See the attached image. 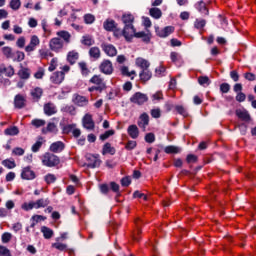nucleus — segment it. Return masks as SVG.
Here are the masks:
<instances>
[{"label":"nucleus","mask_w":256,"mask_h":256,"mask_svg":"<svg viewBox=\"0 0 256 256\" xmlns=\"http://www.w3.org/2000/svg\"><path fill=\"white\" fill-rule=\"evenodd\" d=\"M89 83L94 85L88 88L89 93H93L94 91L102 93L105 91V89H107V83H105V80L103 79V77H101V75H93L90 78Z\"/></svg>","instance_id":"obj_1"},{"label":"nucleus","mask_w":256,"mask_h":256,"mask_svg":"<svg viewBox=\"0 0 256 256\" xmlns=\"http://www.w3.org/2000/svg\"><path fill=\"white\" fill-rule=\"evenodd\" d=\"M149 101V97L147 94H143L141 92H136L130 98V103H134L135 105H145Z\"/></svg>","instance_id":"obj_2"},{"label":"nucleus","mask_w":256,"mask_h":256,"mask_svg":"<svg viewBox=\"0 0 256 256\" xmlns=\"http://www.w3.org/2000/svg\"><path fill=\"white\" fill-rule=\"evenodd\" d=\"M155 33H156L157 37H160L161 39H165V38L169 37V35H173V33H175V27L174 26H166L162 29L159 27H156Z\"/></svg>","instance_id":"obj_3"},{"label":"nucleus","mask_w":256,"mask_h":256,"mask_svg":"<svg viewBox=\"0 0 256 256\" xmlns=\"http://www.w3.org/2000/svg\"><path fill=\"white\" fill-rule=\"evenodd\" d=\"M99 71L104 75H113V62L111 60H103L99 65Z\"/></svg>","instance_id":"obj_4"},{"label":"nucleus","mask_w":256,"mask_h":256,"mask_svg":"<svg viewBox=\"0 0 256 256\" xmlns=\"http://www.w3.org/2000/svg\"><path fill=\"white\" fill-rule=\"evenodd\" d=\"M72 103L76 107H87L89 105V99L86 96H81L80 94H73Z\"/></svg>","instance_id":"obj_5"},{"label":"nucleus","mask_w":256,"mask_h":256,"mask_svg":"<svg viewBox=\"0 0 256 256\" xmlns=\"http://www.w3.org/2000/svg\"><path fill=\"white\" fill-rule=\"evenodd\" d=\"M49 48L51 51H54V53H59V50L63 49V40L58 37L52 38L49 42Z\"/></svg>","instance_id":"obj_6"},{"label":"nucleus","mask_w":256,"mask_h":256,"mask_svg":"<svg viewBox=\"0 0 256 256\" xmlns=\"http://www.w3.org/2000/svg\"><path fill=\"white\" fill-rule=\"evenodd\" d=\"M82 123L83 127L88 129V131H93V129H95V121H93V116L91 114H85Z\"/></svg>","instance_id":"obj_7"},{"label":"nucleus","mask_w":256,"mask_h":256,"mask_svg":"<svg viewBox=\"0 0 256 256\" xmlns=\"http://www.w3.org/2000/svg\"><path fill=\"white\" fill-rule=\"evenodd\" d=\"M135 34H137L135 26L132 25V29L128 28L125 30V26L122 30V37L125 38V41H127V43H131L133 41V37H135Z\"/></svg>","instance_id":"obj_8"},{"label":"nucleus","mask_w":256,"mask_h":256,"mask_svg":"<svg viewBox=\"0 0 256 256\" xmlns=\"http://www.w3.org/2000/svg\"><path fill=\"white\" fill-rule=\"evenodd\" d=\"M51 83H54V85H61L63 81H65V72L63 71H57L52 74L50 77Z\"/></svg>","instance_id":"obj_9"},{"label":"nucleus","mask_w":256,"mask_h":256,"mask_svg":"<svg viewBox=\"0 0 256 256\" xmlns=\"http://www.w3.org/2000/svg\"><path fill=\"white\" fill-rule=\"evenodd\" d=\"M134 21H135V16H133V14L122 15V22L124 23L125 31H127V29H133Z\"/></svg>","instance_id":"obj_10"},{"label":"nucleus","mask_w":256,"mask_h":256,"mask_svg":"<svg viewBox=\"0 0 256 256\" xmlns=\"http://www.w3.org/2000/svg\"><path fill=\"white\" fill-rule=\"evenodd\" d=\"M41 43V40H39V37L37 35H33L30 39V43L29 45H27L25 47V51L26 53H31L33 51H35V48L37 47V45H39Z\"/></svg>","instance_id":"obj_11"},{"label":"nucleus","mask_w":256,"mask_h":256,"mask_svg":"<svg viewBox=\"0 0 256 256\" xmlns=\"http://www.w3.org/2000/svg\"><path fill=\"white\" fill-rule=\"evenodd\" d=\"M35 172L31 170V167L27 166L23 168L21 173V178L25 179L26 181H33L35 179Z\"/></svg>","instance_id":"obj_12"},{"label":"nucleus","mask_w":256,"mask_h":256,"mask_svg":"<svg viewBox=\"0 0 256 256\" xmlns=\"http://www.w3.org/2000/svg\"><path fill=\"white\" fill-rule=\"evenodd\" d=\"M164 153L166 155H179L183 151V148L175 145H168L163 148Z\"/></svg>","instance_id":"obj_13"},{"label":"nucleus","mask_w":256,"mask_h":256,"mask_svg":"<svg viewBox=\"0 0 256 256\" xmlns=\"http://www.w3.org/2000/svg\"><path fill=\"white\" fill-rule=\"evenodd\" d=\"M101 47L108 57H115L117 55V48L113 44H102Z\"/></svg>","instance_id":"obj_14"},{"label":"nucleus","mask_w":256,"mask_h":256,"mask_svg":"<svg viewBox=\"0 0 256 256\" xmlns=\"http://www.w3.org/2000/svg\"><path fill=\"white\" fill-rule=\"evenodd\" d=\"M134 37L136 39H142L143 43L149 44L151 43L152 35H151V32L149 31L148 32L140 31L134 34Z\"/></svg>","instance_id":"obj_15"},{"label":"nucleus","mask_w":256,"mask_h":256,"mask_svg":"<svg viewBox=\"0 0 256 256\" xmlns=\"http://www.w3.org/2000/svg\"><path fill=\"white\" fill-rule=\"evenodd\" d=\"M236 117H238V119H241V121H245L246 123H249V121H251V114H249V111L247 110L237 109Z\"/></svg>","instance_id":"obj_16"},{"label":"nucleus","mask_w":256,"mask_h":256,"mask_svg":"<svg viewBox=\"0 0 256 256\" xmlns=\"http://www.w3.org/2000/svg\"><path fill=\"white\" fill-rule=\"evenodd\" d=\"M139 77L142 83H147V81H150L151 77H153V73L149 71V68H145L140 71Z\"/></svg>","instance_id":"obj_17"},{"label":"nucleus","mask_w":256,"mask_h":256,"mask_svg":"<svg viewBox=\"0 0 256 256\" xmlns=\"http://www.w3.org/2000/svg\"><path fill=\"white\" fill-rule=\"evenodd\" d=\"M18 77L23 80H27L31 77V69L23 67V64H20V70L17 73Z\"/></svg>","instance_id":"obj_18"},{"label":"nucleus","mask_w":256,"mask_h":256,"mask_svg":"<svg viewBox=\"0 0 256 256\" xmlns=\"http://www.w3.org/2000/svg\"><path fill=\"white\" fill-rule=\"evenodd\" d=\"M195 8L197 9V11H199V13H201V15H209V9L207 8V4H205L203 0L197 2L195 4Z\"/></svg>","instance_id":"obj_19"},{"label":"nucleus","mask_w":256,"mask_h":256,"mask_svg":"<svg viewBox=\"0 0 256 256\" xmlns=\"http://www.w3.org/2000/svg\"><path fill=\"white\" fill-rule=\"evenodd\" d=\"M63 149H65V143L61 141L54 142L50 145V151H52V153H61Z\"/></svg>","instance_id":"obj_20"},{"label":"nucleus","mask_w":256,"mask_h":256,"mask_svg":"<svg viewBox=\"0 0 256 256\" xmlns=\"http://www.w3.org/2000/svg\"><path fill=\"white\" fill-rule=\"evenodd\" d=\"M147 125H149V114L144 112L140 115V121L138 122V126L141 129H144L145 131V129L147 128Z\"/></svg>","instance_id":"obj_21"},{"label":"nucleus","mask_w":256,"mask_h":256,"mask_svg":"<svg viewBox=\"0 0 256 256\" xmlns=\"http://www.w3.org/2000/svg\"><path fill=\"white\" fill-rule=\"evenodd\" d=\"M14 107L16 109H23V107H25V97L21 94H17L14 98Z\"/></svg>","instance_id":"obj_22"},{"label":"nucleus","mask_w":256,"mask_h":256,"mask_svg":"<svg viewBox=\"0 0 256 256\" xmlns=\"http://www.w3.org/2000/svg\"><path fill=\"white\" fill-rule=\"evenodd\" d=\"M127 133L131 139H137V137H139V128L137 125L132 124L128 127Z\"/></svg>","instance_id":"obj_23"},{"label":"nucleus","mask_w":256,"mask_h":256,"mask_svg":"<svg viewBox=\"0 0 256 256\" xmlns=\"http://www.w3.org/2000/svg\"><path fill=\"white\" fill-rule=\"evenodd\" d=\"M31 96L33 101L39 102L41 97H43V89L41 87H36L31 91Z\"/></svg>","instance_id":"obj_24"},{"label":"nucleus","mask_w":256,"mask_h":256,"mask_svg":"<svg viewBox=\"0 0 256 256\" xmlns=\"http://www.w3.org/2000/svg\"><path fill=\"white\" fill-rule=\"evenodd\" d=\"M79 167H87V169H97V167H100L101 162L94 161V162H85V161H79L78 162Z\"/></svg>","instance_id":"obj_25"},{"label":"nucleus","mask_w":256,"mask_h":256,"mask_svg":"<svg viewBox=\"0 0 256 256\" xmlns=\"http://www.w3.org/2000/svg\"><path fill=\"white\" fill-rule=\"evenodd\" d=\"M115 147L111 146V143L106 142L102 148V155H115Z\"/></svg>","instance_id":"obj_26"},{"label":"nucleus","mask_w":256,"mask_h":256,"mask_svg":"<svg viewBox=\"0 0 256 256\" xmlns=\"http://www.w3.org/2000/svg\"><path fill=\"white\" fill-rule=\"evenodd\" d=\"M79 59V52L76 51H70L67 54V61L70 63V65H75L77 63V60Z\"/></svg>","instance_id":"obj_27"},{"label":"nucleus","mask_w":256,"mask_h":256,"mask_svg":"<svg viewBox=\"0 0 256 256\" xmlns=\"http://www.w3.org/2000/svg\"><path fill=\"white\" fill-rule=\"evenodd\" d=\"M103 27L105 31H115V28L117 27V22H115V20L107 19L104 21Z\"/></svg>","instance_id":"obj_28"},{"label":"nucleus","mask_w":256,"mask_h":256,"mask_svg":"<svg viewBox=\"0 0 256 256\" xmlns=\"http://www.w3.org/2000/svg\"><path fill=\"white\" fill-rule=\"evenodd\" d=\"M44 113L48 117H51V115H55V113H57V110L52 103H46L44 105Z\"/></svg>","instance_id":"obj_29"},{"label":"nucleus","mask_w":256,"mask_h":256,"mask_svg":"<svg viewBox=\"0 0 256 256\" xmlns=\"http://www.w3.org/2000/svg\"><path fill=\"white\" fill-rule=\"evenodd\" d=\"M34 203L36 205V209H41L48 207L51 201L49 200V198H41L36 200Z\"/></svg>","instance_id":"obj_30"},{"label":"nucleus","mask_w":256,"mask_h":256,"mask_svg":"<svg viewBox=\"0 0 256 256\" xmlns=\"http://www.w3.org/2000/svg\"><path fill=\"white\" fill-rule=\"evenodd\" d=\"M89 55L92 59H95V61H97V59L101 58V50L97 46L91 47L89 50Z\"/></svg>","instance_id":"obj_31"},{"label":"nucleus","mask_w":256,"mask_h":256,"mask_svg":"<svg viewBox=\"0 0 256 256\" xmlns=\"http://www.w3.org/2000/svg\"><path fill=\"white\" fill-rule=\"evenodd\" d=\"M2 53L6 59H13L15 57V52H13V48L9 46L2 47Z\"/></svg>","instance_id":"obj_32"},{"label":"nucleus","mask_w":256,"mask_h":256,"mask_svg":"<svg viewBox=\"0 0 256 256\" xmlns=\"http://www.w3.org/2000/svg\"><path fill=\"white\" fill-rule=\"evenodd\" d=\"M79 69L81 71L82 77H89V74L91 73V70L87 67L86 62H79L78 63Z\"/></svg>","instance_id":"obj_33"},{"label":"nucleus","mask_w":256,"mask_h":256,"mask_svg":"<svg viewBox=\"0 0 256 256\" xmlns=\"http://www.w3.org/2000/svg\"><path fill=\"white\" fill-rule=\"evenodd\" d=\"M149 15L153 17V19H161L163 17V12L161 9L157 7L150 8Z\"/></svg>","instance_id":"obj_34"},{"label":"nucleus","mask_w":256,"mask_h":256,"mask_svg":"<svg viewBox=\"0 0 256 256\" xmlns=\"http://www.w3.org/2000/svg\"><path fill=\"white\" fill-rule=\"evenodd\" d=\"M81 44L85 45L86 47H91V45H95V40H93V37H91V35H85L82 36Z\"/></svg>","instance_id":"obj_35"},{"label":"nucleus","mask_w":256,"mask_h":256,"mask_svg":"<svg viewBox=\"0 0 256 256\" xmlns=\"http://www.w3.org/2000/svg\"><path fill=\"white\" fill-rule=\"evenodd\" d=\"M136 65L137 67H140V69H149V67L151 66V63H149V61L143 59V58H137L136 59Z\"/></svg>","instance_id":"obj_36"},{"label":"nucleus","mask_w":256,"mask_h":256,"mask_svg":"<svg viewBox=\"0 0 256 256\" xmlns=\"http://www.w3.org/2000/svg\"><path fill=\"white\" fill-rule=\"evenodd\" d=\"M42 133H57V125H55L53 122H49L47 127L42 129Z\"/></svg>","instance_id":"obj_37"},{"label":"nucleus","mask_w":256,"mask_h":256,"mask_svg":"<svg viewBox=\"0 0 256 256\" xmlns=\"http://www.w3.org/2000/svg\"><path fill=\"white\" fill-rule=\"evenodd\" d=\"M18 133H19V127L17 126H12L4 130V135H8L10 137H15V135H17Z\"/></svg>","instance_id":"obj_38"},{"label":"nucleus","mask_w":256,"mask_h":256,"mask_svg":"<svg viewBox=\"0 0 256 256\" xmlns=\"http://www.w3.org/2000/svg\"><path fill=\"white\" fill-rule=\"evenodd\" d=\"M41 233H43L44 239H51L53 237V230L47 226L41 227Z\"/></svg>","instance_id":"obj_39"},{"label":"nucleus","mask_w":256,"mask_h":256,"mask_svg":"<svg viewBox=\"0 0 256 256\" xmlns=\"http://www.w3.org/2000/svg\"><path fill=\"white\" fill-rule=\"evenodd\" d=\"M175 111H177L179 115H182V117H189V112L183 105H176Z\"/></svg>","instance_id":"obj_40"},{"label":"nucleus","mask_w":256,"mask_h":256,"mask_svg":"<svg viewBox=\"0 0 256 256\" xmlns=\"http://www.w3.org/2000/svg\"><path fill=\"white\" fill-rule=\"evenodd\" d=\"M58 37L63 39L66 43H69L71 41V34L68 31L62 30L57 32Z\"/></svg>","instance_id":"obj_41"},{"label":"nucleus","mask_w":256,"mask_h":256,"mask_svg":"<svg viewBox=\"0 0 256 256\" xmlns=\"http://www.w3.org/2000/svg\"><path fill=\"white\" fill-rule=\"evenodd\" d=\"M64 113H69V115H77V108L73 105H66L62 108Z\"/></svg>","instance_id":"obj_42"},{"label":"nucleus","mask_w":256,"mask_h":256,"mask_svg":"<svg viewBox=\"0 0 256 256\" xmlns=\"http://www.w3.org/2000/svg\"><path fill=\"white\" fill-rule=\"evenodd\" d=\"M207 25V21L205 19H196L194 22L195 29H203Z\"/></svg>","instance_id":"obj_43"},{"label":"nucleus","mask_w":256,"mask_h":256,"mask_svg":"<svg viewBox=\"0 0 256 256\" xmlns=\"http://www.w3.org/2000/svg\"><path fill=\"white\" fill-rule=\"evenodd\" d=\"M112 135H115V130H107L104 134L100 135V141H107Z\"/></svg>","instance_id":"obj_44"},{"label":"nucleus","mask_w":256,"mask_h":256,"mask_svg":"<svg viewBox=\"0 0 256 256\" xmlns=\"http://www.w3.org/2000/svg\"><path fill=\"white\" fill-rule=\"evenodd\" d=\"M44 180L47 183V185H51L52 183H55V181H57V177L55 176V174H47L44 177Z\"/></svg>","instance_id":"obj_45"},{"label":"nucleus","mask_w":256,"mask_h":256,"mask_svg":"<svg viewBox=\"0 0 256 256\" xmlns=\"http://www.w3.org/2000/svg\"><path fill=\"white\" fill-rule=\"evenodd\" d=\"M10 7L13 11H19V9H21V0H11Z\"/></svg>","instance_id":"obj_46"},{"label":"nucleus","mask_w":256,"mask_h":256,"mask_svg":"<svg viewBox=\"0 0 256 256\" xmlns=\"http://www.w3.org/2000/svg\"><path fill=\"white\" fill-rule=\"evenodd\" d=\"M22 209L24 211H31L32 209H36L35 202H33V201H31L29 203L25 202L24 204H22Z\"/></svg>","instance_id":"obj_47"},{"label":"nucleus","mask_w":256,"mask_h":256,"mask_svg":"<svg viewBox=\"0 0 256 256\" xmlns=\"http://www.w3.org/2000/svg\"><path fill=\"white\" fill-rule=\"evenodd\" d=\"M84 23L86 25H92V23H95V16L93 14L84 15Z\"/></svg>","instance_id":"obj_48"},{"label":"nucleus","mask_w":256,"mask_h":256,"mask_svg":"<svg viewBox=\"0 0 256 256\" xmlns=\"http://www.w3.org/2000/svg\"><path fill=\"white\" fill-rule=\"evenodd\" d=\"M43 161H59V157L52 153H45Z\"/></svg>","instance_id":"obj_49"},{"label":"nucleus","mask_w":256,"mask_h":256,"mask_svg":"<svg viewBox=\"0 0 256 256\" xmlns=\"http://www.w3.org/2000/svg\"><path fill=\"white\" fill-rule=\"evenodd\" d=\"M199 85H211V80L207 76L198 77Z\"/></svg>","instance_id":"obj_50"},{"label":"nucleus","mask_w":256,"mask_h":256,"mask_svg":"<svg viewBox=\"0 0 256 256\" xmlns=\"http://www.w3.org/2000/svg\"><path fill=\"white\" fill-rule=\"evenodd\" d=\"M39 53H40V57H42V59H47V57H53V53L49 50L40 49Z\"/></svg>","instance_id":"obj_51"},{"label":"nucleus","mask_w":256,"mask_h":256,"mask_svg":"<svg viewBox=\"0 0 256 256\" xmlns=\"http://www.w3.org/2000/svg\"><path fill=\"white\" fill-rule=\"evenodd\" d=\"M31 124L36 127L37 129H39V127H43L45 126V120H41V119H33Z\"/></svg>","instance_id":"obj_52"},{"label":"nucleus","mask_w":256,"mask_h":256,"mask_svg":"<svg viewBox=\"0 0 256 256\" xmlns=\"http://www.w3.org/2000/svg\"><path fill=\"white\" fill-rule=\"evenodd\" d=\"M220 91L222 93H229L231 91V85L227 82L220 84Z\"/></svg>","instance_id":"obj_53"},{"label":"nucleus","mask_w":256,"mask_h":256,"mask_svg":"<svg viewBox=\"0 0 256 256\" xmlns=\"http://www.w3.org/2000/svg\"><path fill=\"white\" fill-rule=\"evenodd\" d=\"M17 57L12 58L13 61H17L18 63H21V61L25 60V53L21 51H16Z\"/></svg>","instance_id":"obj_54"},{"label":"nucleus","mask_w":256,"mask_h":256,"mask_svg":"<svg viewBox=\"0 0 256 256\" xmlns=\"http://www.w3.org/2000/svg\"><path fill=\"white\" fill-rule=\"evenodd\" d=\"M76 125L75 124H68L63 127V133L65 135H69V133H72L73 129H75Z\"/></svg>","instance_id":"obj_55"},{"label":"nucleus","mask_w":256,"mask_h":256,"mask_svg":"<svg viewBox=\"0 0 256 256\" xmlns=\"http://www.w3.org/2000/svg\"><path fill=\"white\" fill-rule=\"evenodd\" d=\"M137 147V141L129 140L125 146L128 151H133Z\"/></svg>","instance_id":"obj_56"},{"label":"nucleus","mask_w":256,"mask_h":256,"mask_svg":"<svg viewBox=\"0 0 256 256\" xmlns=\"http://www.w3.org/2000/svg\"><path fill=\"white\" fill-rule=\"evenodd\" d=\"M150 115L151 117H153V119H159L161 117V109L159 108L152 109L150 111Z\"/></svg>","instance_id":"obj_57"},{"label":"nucleus","mask_w":256,"mask_h":256,"mask_svg":"<svg viewBox=\"0 0 256 256\" xmlns=\"http://www.w3.org/2000/svg\"><path fill=\"white\" fill-rule=\"evenodd\" d=\"M55 69H57V58H52L48 67V71H50V73H53Z\"/></svg>","instance_id":"obj_58"},{"label":"nucleus","mask_w":256,"mask_h":256,"mask_svg":"<svg viewBox=\"0 0 256 256\" xmlns=\"http://www.w3.org/2000/svg\"><path fill=\"white\" fill-rule=\"evenodd\" d=\"M13 238V235L9 232H5L2 234V243H9L11 239Z\"/></svg>","instance_id":"obj_59"},{"label":"nucleus","mask_w":256,"mask_h":256,"mask_svg":"<svg viewBox=\"0 0 256 256\" xmlns=\"http://www.w3.org/2000/svg\"><path fill=\"white\" fill-rule=\"evenodd\" d=\"M2 165L7 169H15V167H17V164H15V161H3Z\"/></svg>","instance_id":"obj_60"},{"label":"nucleus","mask_w":256,"mask_h":256,"mask_svg":"<svg viewBox=\"0 0 256 256\" xmlns=\"http://www.w3.org/2000/svg\"><path fill=\"white\" fill-rule=\"evenodd\" d=\"M144 139L146 143H155V134L151 132L147 133Z\"/></svg>","instance_id":"obj_61"},{"label":"nucleus","mask_w":256,"mask_h":256,"mask_svg":"<svg viewBox=\"0 0 256 256\" xmlns=\"http://www.w3.org/2000/svg\"><path fill=\"white\" fill-rule=\"evenodd\" d=\"M170 59H171L172 63H177V61H180L181 56L177 52H171L170 53Z\"/></svg>","instance_id":"obj_62"},{"label":"nucleus","mask_w":256,"mask_h":256,"mask_svg":"<svg viewBox=\"0 0 256 256\" xmlns=\"http://www.w3.org/2000/svg\"><path fill=\"white\" fill-rule=\"evenodd\" d=\"M35 79H43L45 77V69L39 68L38 71L34 74Z\"/></svg>","instance_id":"obj_63"},{"label":"nucleus","mask_w":256,"mask_h":256,"mask_svg":"<svg viewBox=\"0 0 256 256\" xmlns=\"http://www.w3.org/2000/svg\"><path fill=\"white\" fill-rule=\"evenodd\" d=\"M0 256H11V251L5 246H0Z\"/></svg>","instance_id":"obj_64"}]
</instances>
